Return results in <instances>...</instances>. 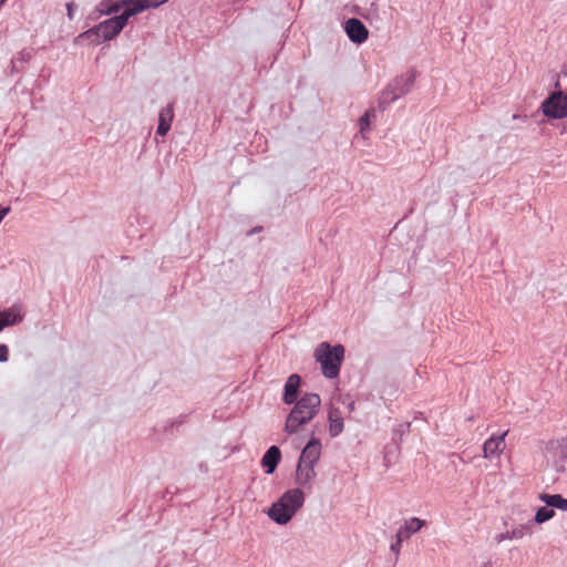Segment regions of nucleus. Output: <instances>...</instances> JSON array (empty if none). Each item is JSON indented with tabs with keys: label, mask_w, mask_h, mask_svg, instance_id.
<instances>
[{
	"label": "nucleus",
	"mask_w": 567,
	"mask_h": 567,
	"mask_svg": "<svg viewBox=\"0 0 567 567\" xmlns=\"http://www.w3.org/2000/svg\"><path fill=\"white\" fill-rule=\"evenodd\" d=\"M288 414L285 423V431L295 434L308 424L319 412L321 399L317 393H305L297 401Z\"/></svg>",
	"instance_id": "f257e3e1"
},
{
	"label": "nucleus",
	"mask_w": 567,
	"mask_h": 567,
	"mask_svg": "<svg viewBox=\"0 0 567 567\" xmlns=\"http://www.w3.org/2000/svg\"><path fill=\"white\" fill-rule=\"evenodd\" d=\"M305 495L301 489H289L272 504L268 511V516L277 524L285 525L302 507Z\"/></svg>",
	"instance_id": "f03ea898"
},
{
	"label": "nucleus",
	"mask_w": 567,
	"mask_h": 567,
	"mask_svg": "<svg viewBox=\"0 0 567 567\" xmlns=\"http://www.w3.org/2000/svg\"><path fill=\"white\" fill-rule=\"evenodd\" d=\"M343 357L344 348L341 344L332 347L328 342H322L315 350V359L321 364L323 375L329 379L339 375Z\"/></svg>",
	"instance_id": "7ed1b4c3"
},
{
	"label": "nucleus",
	"mask_w": 567,
	"mask_h": 567,
	"mask_svg": "<svg viewBox=\"0 0 567 567\" xmlns=\"http://www.w3.org/2000/svg\"><path fill=\"white\" fill-rule=\"evenodd\" d=\"M542 111L549 118L567 117V94L563 91L551 93L542 104Z\"/></svg>",
	"instance_id": "20e7f679"
},
{
	"label": "nucleus",
	"mask_w": 567,
	"mask_h": 567,
	"mask_svg": "<svg viewBox=\"0 0 567 567\" xmlns=\"http://www.w3.org/2000/svg\"><path fill=\"white\" fill-rule=\"evenodd\" d=\"M126 24L125 18L120 14L99 23L97 31H101L102 38L110 41L116 38Z\"/></svg>",
	"instance_id": "39448f33"
},
{
	"label": "nucleus",
	"mask_w": 567,
	"mask_h": 567,
	"mask_svg": "<svg viewBox=\"0 0 567 567\" xmlns=\"http://www.w3.org/2000/svg\"><path fill=\"white\" fill-rule=\"evenodd\" d=\"M508 431L503 433L502 435H492L489 439H487L483 444V456L485 458H493V457H499L505 447V436L507 435Z\"/></svg>",
	"instance_id": "423d86ee"
},
{
	"label": "nucleus",
	"mask_w": 567,
	"mask_h": 567,
	"mask_svg": "<svg viewBox=\"0 0 567 567\" xmlns=\"http://www.w3.org/2000/svg\"><path fill=\"white\" fill-rule=\"evenodd\" d=\"M344 30L349 39L358 44L363 43L369 37V31L365 25L355 18H351L346 22Z\"/></svg>",
	"instance_id": "0eeeda50"
},
{
	"label": "nucleus",
	"mask_w": 567,
	"mask_h": 567,
	"mask_svg": "<svg viewBox=\"0 0 567 567\" xmlns=\"http://www.w3.org/2000/svg\"><path fill=\"white\" fill-rule=\"evenodd\" d=\"M321 454V443L318 439L312 437L301 452L298 462L315 465L319 461Z\"/></svg>",
	"instance_id": "6e6552de"
},
{
	"label": "nucleus",
	"mask_w": 567,
	"mask_h": 567,
	"mask_svg": "<svg viewBox=\"0 0 567 567\" xmlns=\"http://www.w3.org/2000/svg\"><path fill=\"white\" fill-rule=\"evenodd\" d=\"M413 80L410 79L409 83H404L401 85L399 81H396L393 85L388 86L381 95V104H389L391 102H394L400 96L404 95L406 92H409Z\"/></svg>",
	"instance_id": "1a4fd4ad"
},
{
	"label": "nucleus",
	"mask_w": 567,
	"mask_h": 567,
	"mask_svg": "<svg viewBox=\"0 0 567 567\" xmlns=\"http://www.w3.org/2000/svg\"><path fill=\"white\" fill-rule=\"evenodd\" d=\"M315 478V465L298 462L296 470V483L300 486L311 488Z\"/></svg>",
	"instance_id": "9d476101"
},
{
	"label": "nucleus",
	"mask_w": 567,
	"mask_h": 567,
	"mask_svg": "<svg viewBox=\"0 0 567 567\" xmlns=\"http://www.w3.org/2000/svg\"><path fill=\"white\" fill-rule=\"evenodd\" d=\"M328 422H329V434L331 437H336L344 429L342 412L333 404L328 410Z\"/></svg>",
	"instance_id": "9b49d317"
},
{
	"label": "nucleus",
	"mask_w": 567,
	"mask_h": 567,
	"mask_svg": "<svg viewBox=\"0 0 567 567\" xmlns=\"http://www.w3.org/2000/svg\"><path fill=\"white\" fill-rule=\"evenodd\" d=\"M23 316L21 315V309L18 306H12L3 311H0V332L10 326H14L21 322Z\"/></svg>",
	"instance_id": "f8f14e48"
},
{
	"label": "nucleus",
	"mask_w": 567,
	"mask_h": 567,
	"mask_svg": "<svg viewBox=\"0 0 567 567\" xmlns=\"http://www.w3.org/2000/svg\"><path fill=\"white\" fill-rule=\"evenodd\" d=\"M280 458L281 452L279 447L275 445L270 446L261 458V465L266 468V473H274L278 463L280 462Z\"/></svg>",
	"instance_id": "ddd939ff"
},
{
	"label": "nucleus",
	"mask_w": 567,
	"mask_h": 567,
	"mask_svg": "<svg viewBox=\"0 0 567 567\" xmlns=\"http://www.w3.org/2000/svg\"><path fill=\"white\" fill-rule=\"evenodd\" d=\"M300 377L298 374H291L286 384H285V392H284V402L286 404H292L295 401H297V393L298 389L300 386Z\"/></svg>",
	"instance_id": "4468645a"
},
{
	"label": "nucleus",
	"mask_w": 567,
	"mask_h": 567,
	"mask_svg": "<svg viewBox=\"0 0 567 567\" xmlns=\"http://www.w3.org/2000/svg\"><path fill=\"white\" fill-rule=\"evenodd\" d=\"M173 117H174V111H173V106L172 105H167L165 109H163L159 112L158 126H157V130H156V133L158 135L165 136L167 134V132L171 128V124L173 122Z\"/></svg>",
	"instance_id": "2eb2a0df"
},
{
	"label": "nucleus",
	"mask_w": 567,
	"mask_h": 567,
	"mask_svg": "<svg viewBox=\"0 0 567 567\" xmlns=\"http://www.w3.org/2000/svg\"><path fill=\"white\" fill-rule=\"evenodd\" d=\"M424 525L425 522L423 519L412 517L404 522V525L399 528L396 534L399 535V538L408 539L412 534L419 532Z\"/></svg>",
	"instance_id": "dca6fc26"
},
{
	"label": "nucleus",
	"mask_w": 567,
	"mask_h": 567,
	"mask_svg": "<svg viewBox=\"0 0 567 567\" xmlns=\"http://www.w3.org/2000/svg\"><path fill=\"white\" fill-rule=\"evenodd\" d=\"M89 41L92 45H99L100 43L106 41V39L102 38L101 31H97V25L80 33L74 42L81 43L82 41Z\"/></svg>",
	"instance_id": "f3484780"
},
{
	"label": "nucleus",
	"mask_w": 567,
	"mask_h": 567,
	"mask_svg": "<svg viewBox=\"0 0 567 567\" xmlns=\"http://www.w3.org/2000/svg\"><path fill=\"white\" fill-rule=\"evenodd\" d=\"M125 4H130V7L121 16L125 18L126 23L130 17L148 9L147 4L143 2V0H123L122 7Z\"/></svg>",
	"instance_id": "a211bd4d"
},
{
	"label": "nucleus",
	"mask_w": 567,
	"mask_h": 567,
	"mask_svg": "<svg viewBox=\"0 0 567 567\" xmlns=\"http://www.w3.org/2000/svg\"><path fill=\"white\" fill-rule=\"evenodd\" d=\"M539 499L547 506L556 507L561 511H567V499L560 494H546L542 493Z\"/></svg>",
	"instance_id": "6ab92c4d"
},
{
	"label": "nucleus",
	"mask_w": 567,
	"mask_h": 567,
	"mask_svg": "<svg viewBox=\"0 0 567 567\" xmlns=\"http://www.w3.org/2000/svg\"><path fill=\"white\" fill-rule=\"evenodd\" d=\"M122 8V1L113 2L112 0H102L97 10L101 14L117 13Z\"/></svg>",
	"instance_id": "aec40b11"
},
{
	"label": "nucleus",
	"mask_w": 567,
	"mask_h": 567,
	"mask_svg": "<svg viewBox=\"0 0 567 567\" xmlns=\"http://www.w3.org/2000/svg\"><path fill=\"white\" fill-rule=\"evenodd\" d=\"M554 515H555V511L545 506V507L538 508V511L535 514L534 519L537 524H543V523L549 520L550 518H553Z\"/></svg>",
	"instance_id": "412c9836"
},
{
	"label": "nucleus",
	"mask_w": 567,
	"mask_h": 567,
	"mask_svg": "<svg viewBox=\"0 0 567 567\" xmlns=\"http://www.w3.org/2000/svg\"><path fill=\"white\" fill-rule=\"evenodd\" d=\"M511 532V536L513 539H522L526 535H532L533 530L529 525H519L513 528Z\"/></svg>",
	"instance_id": "4be33fe9"
},
{
	"label": "nucleus",
	"mask_w": 567,
	"mask_h": 567,
	"mask_svg": "<svg viewBox=\"0 0 567 567\" xmlns=\"http://www.w3.org/2000/svg\"><path fill=\"white\" fill-rule=\"evenodd\" d=\"M374 117V111L369 110L364 113V115L360 118L359 125H360V132L363 133L365 130H368L370 125V120Z\"/></svg>",
	"instance_id": "5701e85b"
},
{
	"label": "nucleus",
	"mask_w": 567,
	"mask_h": 567,
	"mask_svg": "<svg viewBox=\"0 0 567 567\" xmlns=\"http://www.w3.org/2000/svg\"><path fill=\"white\" fill-rule=\"evenodd\" d=\"M396 539L393 544H391V550L395 554V555H399L400 554V550H401V544L403 542V538H399V535L396 534Z\"/></svg>",
	"instance_id": "b1692460"
},
{
	"label": "nucleus",
	"mask_w": 567,
	"mask_h": 567,
	"mask_svg": "<svg viewBox=\"0 0 567 567\" xmlns=\"http://www.w3.org/2000/svg\"><path fill=\"white\" fill-rule=\"evenodd\" d=\"M9 359V349L6 344H0V362H6Z\"/></svg>",
	"instance_id": "393cba45"
},
{
	"label": "nucleus",
	"mask_w": 567,
	"mask_h": 567,
	"mask_svg": "<svg viewBox=\"0 0 567 567\" xmlns=\"http://www.w3.org/2000/svg\"><path fill=\"white\" fill-rule=\"evenodd\" d=\"M168 0H143V2H145L150 8H157L159 7L161 4L163 3H166Z\"/></svg>",
	"instance_id": "a878e982"
},
{
	"label": "nucleus",
	"mask_w": 567,
	"mask_h": 567,
	"mask_svg": "<svg viewBox=\"0 0 567 567\" xmlns=\"http://www.w3.org/2000/svg\"><path fill=\"white\" fill-rule=\"evenodd\" d=\"M509 536H511V532H509V530H507V532H505V533H501V534H498V535L495 537V540H496V543H502V542H504V540H512L513 538H512V537H509Z\"/></svg>",
	"instance_id": "bb28decb"
},
{
	"label": "nucleus",
	"mask_w": 567,
	"mask_h": 567,
	"mask_svg": "<svg viewBox=\"0 0 567 567\" xmlns=\"http://www.w3.org/2000/svg\"><path fill=\"white\" fill-rule=\"evenodd\" d=\"M66 10H68V17L70 20L73 19V14H74V3L73 2H70L66 4Z\"/></svg>",
	"instance_id": "cd10ccee"
},
{
	"label": "nucleus",
	"mask_w": 567,
	"mask_h": 567,
	"mask_svg": "<svg viewBox=\"0 0 567 567\" xmlns=\"http://www.w3.org/2000/svg\"><path fill=\"white\" fill-rule=\"evenodd\" d=\"M9 212H10V207L0 208V223L9 214Z\"/></svg>",
	"instance_id": "c85d7f7f"
},
{
	"label": "nucleus",
	"mask_w": 567,
	"mask_h": 567,
	"mask_svg": "<svg viewBox=\"0 0 567 567\" xmlns=\"http://www.w3.org/2000/svg\"><path fill=\"white\" fill-rule=\"evenodd\" d=\"M349 409H350V410H353V409H354V403H353V402H351V403L349 404Z\"/></svg>",
	"instance_id": "c756f323"
},
{
	"label": "nucleus",
	"mask_w": 567,
	"mask_h": 567,
	"mask_svg": "<svg viewBox=\"0 0 567 567\" xmlns=\"http://www.w3.org/2000/svg\"><path fill=\"white\" fill-rule=\"evenodd\" d=\"M564 441H565V442H566V444H567V436L564 439Z\"/></svg>",
	"instance_id": "7c9ffc66"
}]
</instances>
